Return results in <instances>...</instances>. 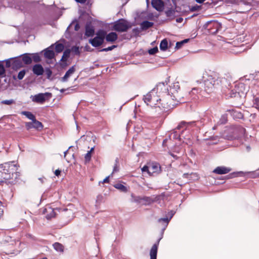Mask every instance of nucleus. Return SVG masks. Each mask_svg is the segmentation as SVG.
<instances>
[{"mask_svg":"<svg viewBox=\"0 0 259 259\" xmlns=\"http://www.w3.org/2000/svg\"><path fill=\"white\" fill-rule=\"evenodd\" d=\"M175 213V211L170 210L168 212L166 218H160L158 219V222L159 223H166L167 224H168L169 221L172 219Z\"/></svg>","mask_w":259,"mask_h":259,"instance_id":"nucleus-20","label":"nucleus"},{"mask_svg":"<svg viewBox=\"0 0 259 259\" xmlns=\"http://www.w3.org/2000/svg\"><path fill=\"white\" fill-rule=\"evenodd\" d=\"M150 176H155L161 171V167L157 163H153L150 165Z\"/></svg>","mask_w":259,"mask_h":259,"instance_id":"nucleus-12","label":"nucleus"},{"mask_svg":"<svg viewBox=\"0 0 259 259\" xmlns=\"http://www.w3.org/2000/svg\"><path fill=\"white\" fill-rule=\"evenodd\" d=\"M95 28L90 23H87L85 26V35L92 37L95 34Z\"/></svg>","mask_w":259,"mask_h":259,"instance_id":"nucleus-18","label":"nucleus"},{"mask_svg":"<svg viewBox=\"0 0 259 259\" xmlns=\"http://www.w3.org/2000/svg\"><path fill=\"white\" fill-rule=\"evenodd\" d=\"M200 7H201L200 6L196 5L194 6H192L191 8L190 9V10L192 12H194V11H197L198 9H200Z\"/></svg>","mask_w":259,"mask_h":259,"instance_id":"nucleus-55","label":"nucleus"},{"mask_svg":"<svg viewBox=\"0 0 259 259\" xmlns=\"http://www.w3.org/2000/svg\"><path fill=\"white\" fill-rule=\"evenodd\" d=\"M31 121V122H26L25 126L27 130L35 128L39 130L42 128L43 125L42 123L37 120L36 118H35L34 119H32Z\"/></svg>","mask_w":259,"mask_h":259,"instance_id":"nucleus-10","label":"nucleus"},{"mask_svg":"<svg viewBox=\"0 0 259 259\" xmlns=\"http://www.w3.org/2000/svg\"><path fill=\"white\" fill-rule=\"evenodd\" d=\"M117 47L116 45H112L110 47H108V48H103L100 50L101 52H108L110 51H112L114 49Z\"/></svg>","mask_w":259,"mask_h":259,"instance_id":"nucleus-44","label":"nucleus"},{"mask_svg":"<svg viewBox=\"0 0 259 259\" xmlns=\"http://www.w3.org/2000/svg\"><path fill=\"white\" fill-rule=\"evenodd\" d=\"M89 42L93 47L95 48H97L101 46L104 42L101 39L98 38L96 36L93 38L90 39Z\"/></svg>","mask_w":259,"mask_h":259,"instance_id":"nucleus-23","label":"nucleus"},{"mask_svg":"<svg viewBox=\"0 0 259 259\" xmlns=\"http://www.w3.org/2000/svg\"><path fill=\"white\" fill-rule=\"evenodd\" d=\"M53 247H54V249L57 251H60V252L63 251L64 246H63L62 244H61L60 243L55 242L53 244Z\"/></svg>","mask_w":259,"mask_h":259,"instance_id":"nucleus-36","label":"nucleus"},{"mask_svg":"<svg viewBox=\"0 0 259 259\" xmlns=\"http://www.w3.org/2000/svg\"><path fill=\"white\" fill-rule=\"evenodd\" d=\"M21 114L25 115L27 118L31 120L35 118V116L29 111H22Z\"/></svg>","mask_w":259,"mask_h":259,"instance_id":"nucleus-37","label":"nucleus"},{"mask_svg":"<svg viewBox=\"0 0 259 259\" xmlns=\"http://www.w3.org/2000/svg\"><path fill=\"white\" fill-rule=\"evenodd\" d=\"M44 72L46 74L47 76V78H50L52 74V71L49 68H46L45 70H44Z\"/></svg>","mask_w":259,"mask_h":259,"instance_id":"nucleus-47","label":"nucleus"},{"mask_svg":"<svg viewBox=\"0 0 259 259\" xmlns=\"http://www.w3.org/2000/svg\"><path fill=\"white\" fill-rule=\"evenodd\" d=\"M64 46L62 44L58 43L56 44L55 46V51L57 53H59L63 51L64 50Z\"/></svg>","mask_w":259,"mask_h":259,"instance_id":"nucleus-40","label":"nucleus"},{"mask_svg":"<svg viewBox=\"0 0 259 259\" xmlns=\"http://www.w3.org/2000/svg\"><path fill=\"white\" fill-rule=\"evenodd\" d=\"M4 61L6 62V68L10 73L16 71V57L11 58Z\"/></svg>","mask_w":259,"mask_h":259,"instance_id":"nucleus-9","label":"nucleus"},{"mask_svg":"<svg viewBox=\"0 0 259 259\" xmlns=\"http://www.w3.org/2000/svg\"><path fill=\"white\" fill-rule=\"evenodd\" d=\"M30 56L32 58V61L33 60V61L36 63H38L41 61V58L39 53H32L30 54Z\"/></svg>","mask_w":259,"mask_h":259,"instance_id":"nucleus-33","label":"nucleus"},{"mask_svg":"<svg viewBox=\"0 0 259 259\" xmlns=\"http://www.w3.org/2000/svg\"><path fill=\"white\" fill-rule=\"evenodd\" d=\"M85 162H89L91 159V151H88L84 156Z\"/></svg>","mask_w":259,"mask_h":259,"instance_id":"nucleus-51","label":"nucleus"},{"mask_svg":"<svg viewBox=\"0 0 259 259\" xmlns=\"http://www.w3.org/2000/svg\"><path fill=\"white\" fill-rule=\"evenodd\" d=\"M154 25V23L152 22H150L147 20H145L142 22L140 24L141 30H146L151 27H152Z\"/></svg>","mask_w":259,"mask_h":259,"instance_id":"nucleus-24","label":"nucleus"},{"mask_svg":"<svg viewBox=\"0 0 259 259\" xmlns=\"http://www.w3.org/2000/svg\"><path fill=\"white\" fill-rule=\"evenodd\" d=\"M151 5L153 8L158 12L162 11L164 6L162 0H152Z\"/></svg>","mask_w":259,"mask_h":259,"instance_id":"nucleus-11","label":"nucleus"},{"mask_svg":"<svg viewBox=\"0 0 259 259\" xmlns=\"http://www.w3.org/2000/svg\"><path fill=\"white\" fill-rule=\"evenodd\" d=\"M56 210H58V209L53 208L50 205H47L42 209V213L45 215L47 220H50L55 217L56 215Z\"/></svg>","mask_w":259,"mask_h":259,"instance_id":"nucleus-8","label":"nucleus"},{"mask_svg":"<svg viewBox=\"0 0 259 259\" xmlns=\"http://www.w3.org/2000/svg\"><path fill=\"white\" fill-rule=\"evenodd\" d=\"M227 121V117L226 115H223L219 121L221 124H225Z\"/></svg>","mask_w":259,"mask_h":259,"instance_id":"nucleus-49","label":"nucleus"},{"mask_svg":"<svg viewBox=\"0 0 259 259\" xmlns=\"http://www.w3.org/2000/svg\"><path fill=\"white\" fill-rule=\"evenodd\" d=\"M103 198V197L101 195H98L97 196V198H96V206H97V205H100L101 204V203L102 201Z\"/></svg>","mask_w":259,"mask_h":259,"instance_id":"nucleus-48","label":"nucleus"},{"mask_svg":"<svg viewBox=\"0 0 259 259\" xmlns=\"http://www.w3.org/2000/svg\"><path fill=\"white\" fill-rule=\"evenodd\" d=\"M80 28V25L78 23H76L75 25V26H74V30L75 31H78Z\"/></svg>","mask_w":259,"mask_h":259,"instance_id":"nucleus-62","label":"nucleus"},{"mask_svg":"<svg viewBox=\"0 0 259 259\" xmlns=\"http://www.w3.org/2000/svg\"><path fill=\"white\" fill-rule=\"evenodd\" d=\"M141 30H140L139 28L137 27V28H134L133 29V33H135V34L136 35H138L139 34L140 31H141Z\"/></svg>","mask_w":259,"mask_h":259,"instance_id":"nucleus-56","label":"nucleus"},{"mask_svg":"<svg viewBox=\"0 0 259 259\" xmlns=\"http://www.w3.org/2000/svg\"><path fill=\"white\" fill-rule=\"evenodd\" d=\"M25 73H26L25 70L23 69V70L20 71L17 74V79H19L20 80L23 79Z\"/></svg>","mask_w":259,"mask_h":259,"instance_id":"nucleus-43","label":"nucleus"},{"mask_svg":"<svg viewBox=\"0 0 259 259\" xmlns=\"http://www.w3.org/2000/svg\"><path fill=\"white\" fill-rule=\"evenodd\" d=\"M164 90V91H168L167 88L165 86L164 83H159L155 88L152 89L146 95L144 96L143 100L144 102L148 106L153 107V105H156V103L160 101L161 100L157 95L158 91H162Z\"/></svg>","mask_w":259,"mask_h":259,"instance_id":"nucleus-3","label":"nucleus"},{"mask_svg":"<svg viewBox=\"0 0 259 259\" xmlns=\"http://www.w3.org/2000/svg\"><path fill=\"white\" fill-rule=\"evenodd\" d=\"M204 88L206 92L210 93L214 88L222 87L224 93L225 90L230 87L231 82L226 77H220L217 74L208 75L204 81Z\"/></svg>","mask_w":259,"mask_h":259,"instance_id":"nucleus-1","label":"nucleus"},{"mask_svg":"<svg viewBox=\"0 0 259 259\" xmlns=\"http://www.w3.org/2000/svg\"><path fill=\"white\" fill-rule=\"evenodd\" d=\"M180 89V85L178 82H176L173 84V85L170 87V92L171 94V92H175V93L177 92H178V90Z\"/></svg>","mask_w":259,"mask_h":259,"instance_id":"nucleus-39","label":"nucleus"},{"mask_svg":"<svg viewBox=\"0 0 259 259\" xmlns=\"http://www.w3.org/2000/svg\"><path fill=\"white\" fill-rule=\"evenodd\" d=\"M33 73L37 76L41 75L44 72V69L40 64H36L32 67Z\"/></svg>","mask_w":259,"mask_h":259,"instance_id":"nucleus-17","label":"nucleus"},{"mask_svg":"<svg viewBox=\"0 0 259 259\" xmlns=\"http://www.w3.org/2000/svg\"><path fill=\"white\" fill-rule=\"evenodd\" d=\"M168 140V139L167 138H166V139H165L163 141V142H162V146H163V147H165V146H166V143L167 142Z\"/></svg>","mask_w":259,"mask_h":259,"instance_id":"nucleus-63","label":"nucleus"},{"mask_svg":"<svg viewBox=\"0 0 259 259\" xmlns=\"http://www.w3.org/2000/svg\"><path fill=\"white\" fill-rule=\"evenodd\" d=\"M14 103H15V101L13 99L3 100L1 102L2 104H6L8 105H10Z\"/></svg>","mask_w":259,"mask_h":259,"instance_id":"nucleus-45","label":"nucleus"},{"mask_svg":"<svg viewBox=\"0 0 259 259\" xmlns=\"http://www.w3.org/2000/svg\"><path fill=\"white\" fill-rule=\"evenodd\" d=\"M162 225H163V227L162 228L161 230L162 234H163L164 230L166 228L167 226H168V224H167L166 223H161ZM161 237H162V235H161Z\"/></svg>","mask_w":259,"mask_h":259,"instance_id":"nucleus-58","label":"nucleus"},{"mask_svg":"<svg viewBox=\"0 0 259 259\" xmlns=\"http://www.w3.org/2000/svg\"><path fill=\"white\" fill-rule=\"evenodd\" d=\"M199 90V89L194 88L192 90L191 92L189 93V94L190 95H191V94L194 95V94H195V93H198Z\"/></svg>","mask_w":259,"mask_h":259,"instance_id":"nucleus-57","label":"nucleus"},{"mask_svg":"<svg viewBox=\"0 0 259 259\" xmlns=\"http://www.w3.org/2000/svg\"><path fill=\"white\" fill-rule=\"evenodd\" d=\"M230 115L234 119H242L243 118V114L239 111H237L234 108H232L227 110Z\"/></svg>","mask_w":259,"mask_h":259,"instance_id":"nucleus-19","label":"nucleus"},{"mask_svg":"<svg viewBox=\"0 0 259 259\" xmlns=\"http://www.w3.org/2000/svg\"><path fill=\"white\" fill-rule=\"evenodd\" d=\"M171 95L172 99L176 100L180 103L189 102V100H185L182 95L179 93V92H177L176 93L175 92H171Z\"/></svg>","mask_w":259,"mask_h":259,"instance_id":"nucleus-13","label":"nucleus"},{"mask_svg":"<svg viewBox=\"0 0 259 259\" xmlns=\"http://www.w3.org/2000/svg\"><path fill=\"white\" fill-rule=\"evenodd\" d=\"M190 40L189 38L185 39L176 43L175 49L178 50L180 49L185 44L187 43Z\"/></svg>","mask_w":259,"mask_h":259,"instance_id":"nucleus-34","label":"nucleus"},{"mask_svg":"<svg viewBox=\"0 0 259 259\" xmlns=\"http://www.w3.org/2000/svg\"><path fill=\"white\" fill-rule=\"evenodd\" d=\"M75 71V66H72L65 73L64 76L61 78L62 82H66L68 78L74 73Z\"/></svg>","mask_w":259,"mask_h":259,"instance_id":"nucleus-21","label":"nucleus"},{"mask_svg":"<svg viewBox=\"0 0 259 259\" xmlns=\"http://www.w3.org/2000/svg\"><path fill=\"white\" fill-rule=\"evenodd\" d=\"M71 51L75 54V55H79L80 51L78 47L74 46L72 47L71 48Z\"/></svg>","mask_w":259,"mask_h":259,"instance_id":"nucleus-50","label":"nucleus"},{"mask_svg":"<svg viewBox=\"0 0 259 259\" xmlns=\"http://www.w3.org/2000/svg\"><path fill=\"white\" fill-rule=\"evenodd\" d=\"M73 89H70V88H68L67 89H62L60 90V92L61 93H63L65 92V91H73Z\"/></svg>","mask_w":259,"mask_h":259,"instance_id":"nucleus-60","label":"nucleus"},{"mask_svg":"<svg viewBox=\"0 0 259 259\" xmlns=\"http://www.w3.org/2000/svg\"><path fill=\"white\" fill-rule=\"evenodd\" d=\"M129 23L123 19H120L113 24L112 29L117 32H126L131 28Z\"/></svg>","mask_w":259,"mask_h":259,"instance_id":"nucleus-4","label":"nucleus"},{"mask_svg":"<svg viewBox=\"0 0 259 259\" xmlns=\"http://www.w3.org/2000/svg\"><path fill=\"white\" fill-rule=\"evenodd\" d=\"M218 25L217 22L213 20L207 21L203 25V28L209 30L212 27H217Z\"/></svg>","mask_w":259,"mask_h":259,"instance_id":"nucleus-25","label":"nucleus"},{"mask_svg":"<svg viewBox=\"0 0 259 259\" xmlns=\"http://www.w3.org/2000/svg\"><path fill=\"white\" fill-rule=\"evenodd\" d=\"M119 162L118 159L117 158L115 160V164L113 166V171L111 176H112L114 173L117 172L119 171Z\"/></svg>","mask_w":259,"mask_h":259,"instance_id":"nucleus-38","label":"nucleus"},{"mask_svg":"<svg viewBox=\"0 0 259 259\" xmlns=\"http://www.w3.org/2000/svg\"><path fill=\"white\" fill-rule=\"evenodd\" d=\"M196 123H198V122H196L195 121H193L191 122H186L185 121H183L181 122L180 124L177 126V128L174 130L171 134L168 136V138L170 140L172 139L174 140L179 139V140H181L180 134L179 133H178L176 130H180L181 128L186 125L188 126L195 124L198 126Z\"/></svg>","mask_w":259,"mask_h":259,"instance_id":"nucleus-5","label":"nucleus"},{"mask_svg":"<svg viewBox=\"0 0 259 259\" xmlns=\"http://www.w3.org/2000/svg\"><path fill=\"white\" fill-rule=\"evenodd\" d=\"M231 171V168L224 166H218L213 170V172L218 175H225Z\"/></svg>","mask_w":259,"mask_h":259,"instance_id":"nucleus-15","label":"nucleus"},{"mask_svg":"<svg viewBox=\"0 0 259 259\" xmlns=\"http://www.w3.org/2000/svg\"><path fill=\"white\" fill-rule=\"evenodd\" d=\"M54 45H52L50 47L45 49L44 50V57L48 59H52L55 57V53L53 50Z\"/></svg>","mask_w":259,"mask_h":259,"instance_id":"nucleus-16","label":"nucleus"},{"mask_svg":"<svg viewBox=\"0 0 259 259\" xmlns=\"http://www.w3.org/2000/svg\"><path fill=\"white\" fill-rule=\"evenodd\" d=\"M113 187L122 192L126 193L128 191L127 187L121 183H116L113 185Z\"/></svg>","mask_w":259,"mask_h":259,"instance_id":"nucleus-28","label":"nucleus"},{"mask_svg":"<svg viewBox=\"0 0 259 259\" xmlns=\"http://www.w3.org/2000/svg\"><path fill=\"white\" fill-rule=\"evenodd\" d=\"M70 54V50L66 49L63 52V55L62 57L61 61L62 62H66L68 58L69 57Z\"/></svg>","mask_w":259,"mask_h":259,"instance_id":"nucleus-32","label":"nucleus"},{"mask_svg":"<svg viewBox=\"0 0 259 259\" xmlns=\"http://www.w3.org/2000/svg\"><path fill=\"white\" fill-rule=\"evenodd\" d=\"M244 174L243 171H237L230 173L229 175L226 176L225 178V179H231L240 176H242Z\"/></svg>","mask_w":259,"mask_h":259,"instance_id":"nucleus-27","label":"nucleus"},{"mask_svg":"<svg viewBox=\"0 0 259 259\" xmlns=\"http://www.w3.org/2000/svg\"><path fill=\"white\" fill-rule=\"evenodd\" d=\"M165 198V194L163 193L161 194L160 195L156 196L154 199L153 200V202H157L158 203H160V201H163Z\"/></svg>","mask_w":259,"mask_h":259,"instance_id":"nucleus-41","label":"nucleus"},{"mask_svg":"<svg viewBox=\"0 0 259 259\" xmlns=\"http://www.w3.org/2000/svg\"><path fill=\"white\" fill-rule=\"evenodd\" d=\"M52 96L51 93H39L34 96H31L32 101L37 103H43L46 100H49Z\"/></svg>","mask_w":259,"mask_h":259,"instance_id":"nucleus-7","label":"nucleus"},{"mask_svg":"<svg viewBox=\"0 0 259 259\" xmlns=\"http://www.w3.org/2000/svg\"><path fill=\"white\" fill-rule=\"evenodd\" d=\"M61 172V171L60 169H56L55 171V175L56 176L58 177L60 175Z\"/></svg>","mask_w":259,"mask_h":259,"instance_id":"nucleus-61","label":"nucleus"},{"mask_svg":"<svg viewBox=\"0 0 259 259\" xmlns=\"http://www.w3.org/2000/svg\"><path fill=\"white\" fill-rule=\"evenodd\" d=\"M106 34L107 33L105 30L103 29H99L97 32L96 36L104 42V39H106Z\"/></svg>","mask_w":259,"mask_h":259,"instance_id":"nucleus-26","label":"nucleus"},{"mask_svg":"<svg viewBox=\"0 0 259 259\" xmlns=\"http://www.w3.org/2000/svg\"><path fill=\"white\" fill-rule=\"evenodd\" d=\"M253 107L259 110V97L254 98L253 100Z\"/></svg>","mask_w":259,"mask_h":259,"instance_id":"nucleus-46","label":"nucleus"},{"mask_svg":"<svg viewBox=\"0 0 259 259\" xmlns=\"http://www.w3.org/2000/svg\"><path fill=\"white\" fill-rule=\"evenodd\" d=\"M118 38V35L116 32H111L106 34V40L108 42H115Z\"/></svg>","mask_w":259,"mask_h":259,"instance_id":"nucleus-22","label":"nucleus"},{"mask_svg":"<svg viewBox=\"0 0 259 259\" xmlns=\"http://www.w3.org/2000/svg\"><path fill=\"white\" fill-rule=\"evenodd\" d=\"M220 138L218 136L210 137L208 140L209 141L208 142V145H215L218 144L220 142Z\"/></svg>","mask_w":259,"mask_h":259,"instance_id":"nucleus-29","label":"nucleus"},{"mask_svg":"<svg viewBox=\"0 0 259 259\" xmlns=\"http://www.w3.org/2000/svg\"><path fill=\"white\" fill-rule=\"evenodd\" d=\"M141 170L142 172H147L150 176V166L144 165Z\"/></svg>","mask_w":259,"mask_h":259,"instance_id":"nucleus-53","label":"nucleus"},{"mask_svg":"<svg viewBox=\"0 0 259 259\" xmlns=\"http://www.w3.org/2000/svg\"><path fill=\"white\" fill-rule=\"evenodd\" d=\"M141 199L148 202V203H151L153 202V200L149 197L145 196L143 197Z\"/></svg>","mask_w":259,"mask_h":259,"instance_id":"nucleus-54","label":"nucleus"},{"mask_svg":"<svg viewBox=\"0 0 259 259\" xmlns=\"http://www.w3.org/2000/svg\"><path fill=\"white\" fill-rule=\"evenodd\" d=\"M152 107L155 109V112H156L157 114H160L165 111V109L164 107L161 106L160 105L157 104V103L156 105H153Z\"/></svg>","mask_w":259,"mask_h":259,"instance_id":"nucleus-30","label":"nucleus"},{"mask_svg":"<svg viewBox=\"0 0 259 259\" xmlns=\"http://www.w3.org/2000/svg\"><path fill=\"white\" fill-rule=\"evenodd\" d=\"M167 17H169L174 15L175 12L172 9H169L165 12Z\"/></svg>","mask_w":259,"mask_h":259,"instance_id":"nucleus-52","label":"nucleus"},{"mask_svg":"<svg viewBox=\"0 0 259 259\" xmlns=\"http://www.w3.org/2000/svg\"><path fill=\"white\" fill-rule=\"evenodd\" d=\"M158 52V49L157 47H155L151 48L148 50V53L151 55H153L155 54Z\"/></svg>","mask_w":259,"mask_h":259,"instance_id":"nucleus-42","label":"nucleus"},{"mask_svg":"<svg viewBox=\"0 0 259 259\" xmlns=\"http://www.w3.org/2000/svg\"><path fill=\"white\" fill-rule=\"evenodd\" d=\"M159 47L161 51H165L166 50L168 47V42L166 38L161 41Z\"/></svg>","mask_w":259,"mask_h":259,"instance_id":"nucleus-31","label":"nucleus"},{"mask_svg":"<svg viewBox=\"0 0 259 259\" xmlns=\"http://www.w3.org/2000/svg\"><path fill=\"white\" fill-rule=\"evenodd\" d=\"M162 237L158 239L157 242L153 244L152 248L150 249V255L151 259H156L158 246L160 240L161 239Z\"/></svg>","mask_w":259,"mask_h":259,"instance_id":"nucleus-14","label":"nucleus"},{"mask_svg":"<svg viewBox=\"0 0 259 259\" xmlns=\"http://www.w3.org/2000/svg\"><path fill=\"white\" fill-rule=\"evenodd\" d=\"M183 21V19L182 17H179L176 19V22L178 23H182Z\"/></svg>","mask_w":259,"mask_h":259,"instance_id":"nucleus-64","label":"nucleus"},{"mask_svg":"<svg viewBox=\"0 0 259 259\" xmlns=\"http://www.w3.org/2000/svg\"><path fill=\"white\" fill-rule=\"evenodd\" d=\"M30 53H24L17 56V69L32 63Z\"/></svg>","mask_w":259,"mask_h":259,"instance_id":"nucleus-6","label":"nucleus"},{"mask_svg":"<svg viewBox=\"0 0 259 259\" xmlns=\"http://www.w3.org/2000/svg\"><path fill=\"white\" fill-rule=\"evenodd\" d=\"M230 86V88L228 87V88L225 90L226 96L230 98L239 99L242 101V99L245 97L249 91V87L242 82H236L233 89H231L232 87L231 84Z\"/></svg>","mask_w":259,"mask_h":259,"instance_id":"nucleus-2","label":"nucleus"},{"mask_svg":"<svg viewBox=\"0 0 259 259\" xmlns=\"http://www.w3.org/2000/svg\"><path fill=\"white\" fill-rule=\"evenodd\" d=\"M112 176L109 175L108 177H106L102 182V183H109V178L112 177Z\"/></svg>","mask_w":259,"mask_h":259,"instance_id":"nucleus-59","label":"nucleus"},{"mask_svg":"<svg viewBox=\"0 0 259 259\" xmlns=\"http://www.w3.org/2000/svg\"><path fill=\"white\" fill-rule=\"evenodd\" d=\"M4 61H0V77H4L6 76V70L3 65Z\"/></svg>","mask_w":259,"mask_h":259,"instance_id":"nucleus-35","label":"nucleus"}]
</instances>
